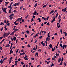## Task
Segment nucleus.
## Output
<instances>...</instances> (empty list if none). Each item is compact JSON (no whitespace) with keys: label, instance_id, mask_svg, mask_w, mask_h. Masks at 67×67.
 <instances>
[{"label":"nucleus","instance_id":"14","mask_svg":"<svg viewBox=\"0 0 67 67\" xmlns=\"http://www.w3.org/2000/svg\"><path fill=\"white\" fill-rule=\"evenodd\" d=\"M65 45H63L62 46V48L63 49H65Z\"/></svg>","mask_w":67,"mask_h":67},{"label":"nucleus","instance_id":"2","mask_svg":"<svg viewBox=\"0 0 67 67\" xmlns=\"http://www.w3.org/2000/svg\"><path fill=\"white\" fill-rule=\"evenodd\" d=\"M12 49H13V48H12L10 51L9 54H12V52H12V53H13V51H12Z\"/></svg>","mask_w":67,"mask_h":67},{"label":"nucleus","instance_id":"20","mask_svg":"<svg viewBox=\"0 0 67 67\" xmlns=\"http://www.w3.org/2000/svg\"><path fill=\"white\" fill-rule=\"evenodd\" d=\"M50 34V32H49L48 34V37H50V36H49V35Z\"/></svg>","mask_w":67,"mask_h":67},{"label":"nucleus","instance_id":"8","mask_svg":"<svg viewBox=\"0 0 67 67\" xmlns=\"http://www.w3.org/2000/svg\"><path fill=\"white\" fill-rule=\"evenodd\" d=\"M12 45H13V43H11V45L10 47V49H11V48H12Z\"/></svg>","mask_w":67,"mask_h":67},{"label":"nucleus","instance_id":"64","mask_svg":"<svg viewBox=\"0 0 67 67\" xmlns=\"http://www.w3.org/2000/svg\"><path fill=\"white\" fill-rule=\"evenodd\" d=\"M12 67H14V66L13 65H12L11 66Z\"/></svg>","mask_w":67,"mask_h":67},{"label":"nucleus","instance_id":"63","mask_svg":"<svg viewBox=\"0 0 67 67\" xmlns=\"http://www.w3.org/2000/svg\"><path fill=\"white\" fill-rule=\"evenodd\" d=\"M51 66H54V64H52L51 65Z\"/></svg>","mask_w":67,"mask_h":67},{"label":"nucleus","instance_id":"61","mask_svg":"<svg viewBox=\"0 0 67 67\" xmlns=\"http://www.w3.org/2000/svg\"><path fill=\"white\" fill-rule=\"evenodd\" d=\"M22 22H24V19H22Z\"/></svg>","mask_w":67,"mask_h":67},{"label":"nucleus","instance_id":"58","mask_svg":"<svg viewBox=\"0 0 67 67\" xmlns=\"http://www.w3.org/2000/svg\"><path fill=\"white\" fill-rule=\"evenodd\" d=\"M0 49H1V50H2V47H0Z\"/></svg>","mask_w":67,"mask_h":67},{"label":"nucleus","instance_id":"44","mask_svg":"<svg viewBox=\"0 0 67 67\" xmlns=\"http://www.w3.org/2000/svg\"><path fill=\"white\" fill-rule=\"evenodd\" d=\"M55 19H56V18H55L53 19L52 20L54 21V22L55 21Z\"/></svg>","mask_w":67,"mask_h":67},{"label":"nucleus","instance_id":"41","mask_svg":"<svg viewBox=\"0 0 67 67\" xmlns=\"http://www.w3.org/2000/svg\"><path fill=\"white\" fill-rule=\"evenodd\" d=\"M3 27H2L1 29V32H2V30H3Z\"/></svg>","mask_w":67,"mask_h":67},{"label":"nucleus","instance_id":"11","mask_svg":"<svg viewBox=\"0 0 67 67\" xmlns=\"http://www.w3.org/2000/svg\"><path fill=\"white\" fill-rule=\"evenodd\" d=\"M7 34L5 32L4 33V34L3 35V36H4V37H5V36L6 35V34Z\"/></svg>","mask_w":67,"mask_h":67},{"label":"nucleus","instance_id":"33","mask_svg":"<svg viewBox=\"0 0 67 67\" xmlns=\"http://www.w3.org/2000/svg\"><path fill=\"white\" fill-rule=\"evenodd\" d=\"M20 64H22V65H24V63H23V62H21Z\"/></svg>","mask_w":67,"mask_h":67},{"label":"nucleus","instance_id":"43","mask_svg":"<svg viewBox=\"0 0 67 67\" xmlns=\"http://www.w3.org/2000/svg\"><path fill=\"white\" fill-rule=\"evenodd\" d=\"M10 60V61L9 62V64H11V60Z\"/></svg>","mask_w":67,"mask_h":67},{"label":"nucleus","instance_id":"37","mask_svg":"<svg viewBox=\"0 0 67 67\" xmlns=\"http://www.w3.org/2000/svg\"><path fill=\"white\" fill-rule=\"evenodd\" d=\"M26 33H27V34H29V31L28 30H27L26 31Z\"/></svg>","mask_w":67,"mask_h":67},{"label":"nucleus","instance_id":"32","mask_svg":"<svg viewBox=\"0 0 67 67\" xmlns=\"http://www.w3.org/2000/svg\"><path fill=\"white\" fill-rule=\"evenodd\" d=\"M34 21V19L33 18H32V19H31V22H33Z\"/></svg>","mask_w":67,"mask_h":67},{"label":"nucleus","instance_id":"54","mask_svg":"<svg viewBox=\"0 0 67 67\" xmlns=\"http://www.w3.org/2000/svg\"><path fill=\"white\" fill-rule=\"evenodd\" d=\"M42 37H43V36H41L40 37H39V38L40 39H41L42 38Z\"/></svg>","mask_w":67,"mask_h":67},{"label":"nucleus","instance_id":"18","mask_svg":"<svg viewBox=\"0 0 67 67\" xmlns=\"http://www.w3.org/2000/svg\"><path fill=\"white\" fill-rule=\"evenodd\" d=\"M9 12L10 13H11V12H11V9H10V10H9Z\"/></svg>","mask_w":67,"mask_h":67},{"label":"nucleus","instance_id":"40","mask_svg":"<svg viewBox=\"0 0 67 67\" xmlns=\"http://www.w3.org/2000/svg\"><path fill=\"white\" fill-rule=\"evenodd\" d=\"M16 3V5H18L19 4V3Z\"/></svg>","mask_w":67,"mask_h":67},{"label":"nucleus","instance_id":"29","mask_svg":"<svg viewBox=\"0 0 67 67\" xmlns=\"http://www.w3.org/2000/svg\"><path fill=\"white\" fill-rule=\"evenodd\" d=\"M11 8V5H10V6H9L8 7V8Z\"/></svg>","mask_w":67,"mask_h":67},{"label":"nucleus","instance_id":"23","mask_svg":"<svg viewBox=\"0 0 67 67\" xmlns=\"http://www.w3.org/2000/svg\"><path fill=\"white\" fill-rule=\"evenodd\" d=\"M22 17H21V18H20V22H21V20H22Z\"/></svg>","mask_w":67,"mask_h":67},{"label":"nucleus","instance_id":"27","mask_svg":"<svg viewBox=\"0 0 67 67\" xmlns=\"http://www.w3.org/2000/svg\"><path fill=\"white\" fill-rule=\"evenodd\" d=\"M58 16V13H57L56 14V18H57V16Z\"/></svg>","mask_w":67,"mask_h":67},{"label":"nucleus","instance_id":"56","mask_svg":"<svg viewBox=\"0 0 67 67\" xmlns=\"http://www.w3.org/2000/svg\"><path fill=\"white\" fill-rule=\"evenodd\" d=\"M55 58H54V57H53L52 58V60H54V59H55Z\"/></svg>","mask_w":67,"mask_h":67},{"label":"nucleus","instance_id":"15","mask_svg":"<svg viewBox=\"0 0 67 67\" xmlns=\"http://www.w3.org/2000/svg\"><path fill=\"white\" fill-rule=\"evenodd\" d=\"M16 37H14L13 39L14 41H15V40H16Z\"/></svg>","mask_w":67,"mask_h":67},{"label":"nucleus","instance_id":"10","mask_svg":"<svg viewBox=\"0 0 67 67\" xmlns=\"http://www.w3.org/2000/svg\"><path fill=\"white\" fill-rule=\"evenodd\" d=\"M0 63L1 64H2L3 63V62L2 60V59H1V60L0 61Z\"/></svg>","mask_w":67,"mask_h":67},{"label":"nucleus","instance_id":"52","mask_svg":"<svg viewBox=\"0 0 67 67\" xmlns=\"http://www.w3.org/2000/svg\"><path fill=\"white\" fill-rule=\"evenodd\" d=\"M3 38V37H0V40H1Z\"/></svg>","mask_w":67,"mask_h":67},{"label":"nucleus","instance_id":"57","mask_svg":"<svg viewBox=\"0 0 67 67\" xmlns=\"http://www.w3.org/2000/svg\"><path fill=\"white\" fill-rule=\"evenodd\" d=\"M20 60H21V59L20 58L18 59V61H20Z\"/></svg>","mask_w":67,"mask_h":67},{"label":"nucleus","instance_id":"12","mask_svg":"<svg viewBox=\"0 0 67 67\" xmlns=\"http://www.w3.org/2000/svg\"><path fill=\"white\" fill-rule=\"evenodd\" d=\"M49 46L50 47V48H53V46H52V44H50L49 45Z\"/></svg>","mask_w":67,"mask_h":67},{"label":"nucleus","instance_id":"5","mask_svg":"<svg viewBox=\"0 0 67 67\" xmlns=\"http://www.w3.org/2000/svg\"><path fill=\"white\" fill-rule=\"evenodd\" d=\"M13 30H14V32H16L18 30V29H13Z\"/></svg>","mask_w":67,"mask_h":67},{"label":"nucleus","instance_id":"17","mask_svg":"<svg viewBox=\"0 0 67 67\" xmlns=\"http://www.w3.org/2000/svg\"><path fill=\"white\" fill-rule=\"evenodd\" d=\"M66 11V8H65L64 9V10L63 11L64 12H65Z\"/></svg>","mask_w":67,"mask_h":67},{"label":"nucleus","instance_id":"4","mask_svg":"<svg viewBox=\"0 0 67 67\" xmlns=\"http://www.w3.org/2000/svg\"><path fill=\"white\" fill-rule=\"evenodd\" d=\"M50 40V37H47L46 38V41H49V40Z\"/></svg>","mask_w":67,"mask_h":67},{"label":"nucleus","instance_id":"36","mask_svg":"<svg viewBox=\"0 0 67 67\" xmlns=\"http://www.w3.org/2000/svg\"><path fill=\"white\" fill-rule=\"evenodd\" d=\"M35 55H37V56H38V53L37 52L35 54Z\"/></svg>","mask_w":67,"mask_h":67},{"label":"nucleus","instance_id":"51","mask_svg":"<svg viewBox=\"0 0 67 67\" xmlns=\"http://www.w3.org/2000/svg\"><path fill=\"white\" fill-rule=\"evenodd\" d=\"M27 47H31V45H29V44H28L27 45Z\"/></svg>","mask_w":67,"mask_h":67},{"label":"nucleus","instance_id":"46","mask_svg":"<svg viewBox=\"0 0 67 67\" xmlns=\"http://www.w3.org/2000/svg\"><path fill=\"white\" fill-rule=\"evenodd\" d=\"M63 60H64V58H63V57L62 58V60H61V62L63 61Z\"/></svg>","mask_w":67,"mask_h":67},{"label":"nucleus","instance_id":"50","mask_svg":"<svg viewBox=\"0 0 67 67\" xmlns=\"http://www.w3.org/2000/svg\"><path fill=\"white\" fill-rule=\"evenodd\" d=\"M2 24H3V23L2 22L0 23V25H2Z\"/></svg>","mask_w":67,"mask_h":67},{"label":"nucleus","instance_id":"7","mask_svg":"<svg viewBox=\"0 0 67 67\" xmlns=\"http://www.w3.org/2000/svg\"><path fill=\"white\" fill-rule=\"evenodd\" d=\"M24 59H25L26 60H28V58H27V57H25L24 58Z\"/></svg>","mask_w":67,"mask_h":67},{"label":"nucleus","instance_id":"53","mask_svg":"<svg viewBox=\"0 0 67 67\" xmlns=\"http://www.w3.org/2000/svg\"><path fill=\"white\" fill-rule=\"evenodd\" d=\"M46 44H45V43H43V44L42 45L43 46H45V45Z\"/></svg>","mask_w":67,"mask_h":67},{"label":"nucleus","instance_id":"24","mask_svg":"<svg viewBox=\"0 0 67 67\" xmlns=\"http://www.w3.org/2000/svg\"><path fill=\"white\" fill-rule=\"evenodd\" d=\"M37 3H36V4H35V5H34V7L35 8L37 6Z\"/></svg>","mask_w":67,"mask_h":67},{"label":"nucleus","instance_id":"34","mask_svg":"<svg viewBox=\"0 0 67 67\" xmlns=\"http://www.w3.org/2000/svg\"><path fill=\"white\" fill-rule=\"evenodd\" d=\"M9 19L10 20H12V19H13V17H10Z\"/></svg>","mask_w":67,"mask_h":67},{"label":"nucleus","instance_id":"60","mask_svg":"<svg viewBox=\"0 0 67 67\" xmlns=\"http://www.w3.org/2000/svg\"><path fill=\"white\" fill-rule=\"evenodd\" d=\"M8 30V28H5V31H7V30Z\"/></svg>","mask_w":67,"mask_h":67},{"label":"nucleus","instance_id":"28","mask_svg":"<svg viewBox=\"0 0 67 67\" xmlns=\"http://www.w3.org/2000/svg\"><path fill=\"white\" fill-rule=\"evenodd\" d=\"M62 64H63V62L61 61L59 64V65H62Z\"/></svg>","mask_w":67,"mask_h":67},{"label":"nucleus","instance_id":"59","mask_svg":"<svg viewBox=\"0 0 67 67\" xmlns=\"http://www.w3.org/2000/svg\"><path fill=\"white\" fill-rule=\"evenodd\" d=\"M22 54L23 55H24V54H25V53L24 52H23L22 53Z\"/></svg>","mask_w":67,"mask_h":67},{"label":"nucleus","instance_id":"38","mask_svg":"<svg viewBox=\"0 0 67 67\" xmlns=\"http://www.w3.org/2000/svg\"><path fill=\"white\" fill-rule=\"evenodd\" d=\"M31 59L32 60H34V58H31Z\"/></svg>","mask_w":67,"mask_h":67},{"label":"nucleus","instance_id":"6","mask_svg":"<svg viewBox=\"0 0 67 67\" xmlns=\"http://www.w3.org/2000/svg\"><path fill=\"white\" fill-rule=\"evenodd\" d=\"M14 32L13 31L10 34V35H14Z\"/></svg>","mask_w":67,"mask_h":67},{"label":"nucleus","instance_id":"25","mask_svg":"<svg viewBox=\"0 0 67 67\" xmlns=\"http://www.w3.org/2000/svg\"><path fill=\"white\" fill-rule=\"evenodd\" d=\"M19 49H18L17 50V51H16V54H17V53H18V51H19Z\"/></svg>","mask_w":67,"mask_h":67},{"label":"nucleus","instance_id":"13","mask_svg":"<svg viewBox=\"0 0 67 67\" xmlns=\"http://www.w3.org/2000/svg\"><path fill=\"white\" fill-rule=\"evenodd\" d=\"M54 10L51 11L50 12V14H52V13H53L54 12Z\"/></svg>","mask_w":67,"mask_h":67},{"label":"nucleus","instance_id":"16","mask_svg":"<svg viewBox=\"0 0 67 67\" xmlns=\"http://www.w3.org/2000/svg\"><path fill=\"white\" fill-rule=\"evenodd\" d=\"M56 56H59V53H56L55 54Z\"/></svg>","mask_w":67,"mask_h":67},{"label":"nucleus","instance_id":"19","mask_svg":"<svg viewBox=\"0 0 67 67\" xmlns=\"http://www.w3.org/2000/svg\"><path fill=\"white\" fill-rule=\"evenodd\" d=\"M60 61H61V59H59L58 60V62H60Z\"/></svg>","mask_w":67,"mask_h":67},{"label":"nucleus","instance_id":"39","mask_svg":"<svg viewBox=\"0 0 67 67\" xmlns=\"http://www.w3.org/2000/svg\"><path fill=\"white\" fill-rule=\"evenodd\" d=\"M65 55H66V53H64L63 54V56H65Z\"/></svg>","mask_w":67,"mask_h":67},{"label":"nucleus","instance_id":"26","mask_svg":"<svg viewBox=\"0 0 67 67\" xmlns=\"http://www.w3.org/2000/svg\"><path fill=\"white\" fill-rule=\"evenodd\" d=\"M45 62H46V63H47V64H49V62H48L46 60H45Z\"/></svg>","mask_w":67,"mask_h":67},{"label":"nucleus","instance_id":"22","mask_svg":"<svg viewBox=\"0 0 67 67\" xmlns=\"http://www.w3.org/2000/svg\"><path fill=\"white\" fill-rule=\"evenodd\" d=\"M49 24V22H48L47 24V25H50V24Z\"/></svg>","mask_w":67,"mask_h":67},{"label":"nucleus","instance_id":"42","mask_svg":"<svg viewBox=\"0 0 67 67\" xmlns=\"http://www.w3.org/2000/svg\"><path fill=\"white\" fill-rule=\"evenodd\" d=\"M16 5V3H15V4L13 5V6H15Z\"/></svg>","mask_w":67,"mask_h":67},{"label":"nucleus","instance_id":"45","mask_svg":"<svg viewBox=\"0 0 67 67\" xmlns=\"http://www.w3.org/2000/svg\"><path fill=\"white\" fill-rule=\"evenodd\" d=\"M10 39L12 41H13V38H12L11 37L10 38Z\"/></svg>","mask_w":67,"mask_h":67},{"label":"nucleus","instance_id":"35","mask_svg":"<svg viewBox=\"0 0 67 67\" xmlns=\"http://www.w3.org/2000/svg\"><path fill=\"white\" fill-rule=\"evenodd\" d=\"M47 5V4H46L45 5H44V6H43V8H45L46 7Z\"/></svg>","mask_w":67,"mask_h":67},{"label":"nucleus","instance_id":"21","mask_svg":"<svg viewBox=\"0 0 67 67\" xmlns=\"http://www.w3.org/2000/svg\"><path fill=\"white\" fill-rule=\"evenodd\" d=\"M42 18L43 19H44V20H46V18L44 17H42Z\"/></svg>","mask_w":67,"mask_h":67},{"label":"nucleus","instance_id":"62","mask_svg":"<svg viewBox=\"0 0 67 67\" xmlns=\"http://www.w3.org/2000/svg\"><path fill=\"white\" fill-rule=\"evenodd\" d=\"M12 58H13V57H11L10 58V60H11V59H12Z\"/></svg>","mask_w":67,"mask_h":67},{"label":"nucleus","instance_id":"1","mask_svg":"<svg viewBox=\"0 0 67 67\" xmlns=\"http://www.w3.org/2000/svg\"><path fill=\"white\" fill-rule=\"evenodd\" d=\"M2 9L3 11H5L6 10H7V8H3V7H2Z\"/></svg>","mask_w":67,"mask_h":67},{"label":"nucleus","instance_id":"31","mask_svg":"<svg viewBox=\"0 0 67 67\" xmlns=\"http://www.w3.org/2000/svg\"><path fill=\"white\" fill-rule=\"evenodd\" d=\"M18 24H19V23H16L15 24V25H18Z\"/></svg>","mask_w":67,"mask_h":67},{"label":"nucleus","instance_id":"55","mask_svg":"<svg viewBox=\"0 0 67 67\" xmlns=\"http://www.w3.org/2000/svg\"><path fill=\"white\" fill-rule=\"evenodd\" d=\"M20 18H18V22H20Z\"/></svg>","mask_w":67,"mask_h":67},{"label":"nucleus","instance_id":"49","mask_svg":"<svg viewBox=\"0 0 67 67\" xmlns=\"http://www.w3.org/2000/svg\"><path fill=\"white\" fill-rule=\"evenodd\" d=\"M61 21V19H60V20H59V23H60V22Z\"/></svg>","mask_w":67,"mask_h":67},{"label":"nucleus","instance_id":"30","mask_svg":"<svg viewBox=\"0 0 67 67\" xmlns=\"http://www.w3.org/2000/svg\"><path fill=\"white\" fill-rule=\"evenodd\" d=\"M18 21V19H17L14 23V24H15L16 23V22Z\"/></svg>","mask_w":67,"mask_h":67},{"label":"nucleus","instance_id":"9","mask_svg":"<svg viewBox=\"0 0 67 67\" xmlns=\"http://www.w3.org/2000/svg\"><path fill=\"white\" fill-rule=\"evenodd\" d=\"M9 46H10V44H8L6 45L5 47H8Z\"/></svg>","mask_w":67,"mask_h":67},{"label":"nucleus","instance_id":"47","mask_svg":"<svg viewBox=\"0 0 67 67\" xmlns=\"http://www.w3.org/2000/svg\"><path fill=\"white\" fill-rule=\"evenodd\" d=\"M29 16V15H27L25 17V18L26 19H27V18H28V17Z\"/></svg>","mask_w":67,"mask_h":67},{"label":"nucleus","instance_id":"48","mask_svg":"<svg viewBox=\"0 0 67 67\" xmlns=\"http://www.w3.org/2000/svg\"><path fill=\"white\" fill-rule=\"evenodd\" d=\"M60 32H61V34H62V29H60Z\"/></svg>","mask_w":67,"mask_h":67},{"label":"nucleus","instance_id":"3","mask_svg":"<svg viewBox=\"0 0 67 67\" xmlns=\"http://www.w3.org/2000/svg\"><path fill=\"white\" fill-rule=\"evenodd\" d=\"M36 12V10H35L34 11V13L33 14V15H36V14H37V12Z\"/></svg>","mask_w":67,"mask_h":67}]
</instances>
